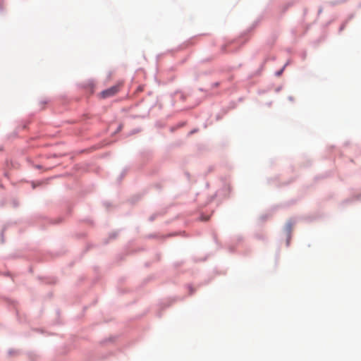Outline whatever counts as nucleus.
<instances>
[{"label": "nucleus", "mask_w": 361, "mask_h": 361, "mask_svg": "<svg viewBox=\"0 0 361 361\" xmlns=\"http://www.w3.org/2000/svg\"><path fill=\"white\" fill-rule=\"evenodd\" d=\"M209 219V216H203L202 215L200 217V220L202 221H208Z\"/></svg>", "instance_id": "2"}, {"label": "nucleus", "mask_w": 361, "mask_h": 361, "mask_svg": "<svg viewBox=\"0 0 361 361\" xmlns=\"http://www.w3.org/2000/svg\"><path fill=\"white\" fill-rule=\"evenodd\" d=\"M121 85H122V83H118L116 85H114L104 91H102L100 93L102 98L106 99V98H109V97L114 96L116 94H117L119 92Z\"/></svg>", "instance_id": "1"}]
</instances>
